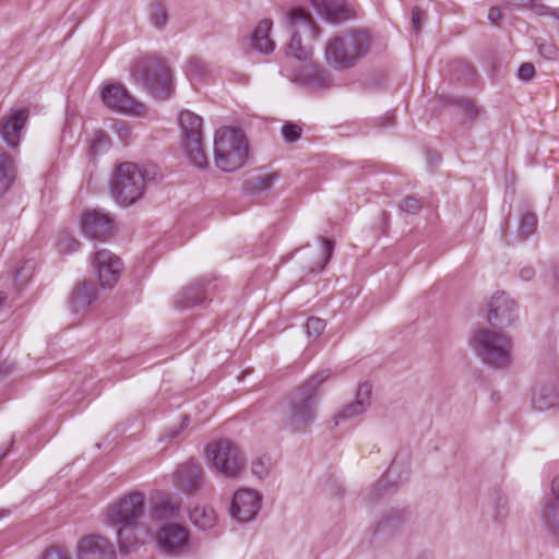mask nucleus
Instances as JSON below:
<instances>
[{"instance_id": "obj_1", "label": "nucleus", "mask_w": 559, "mask_h": 559, "mask_svg": "<svg viewBox=\"0 0 559 559\" xmlns=\"http://www.w3.org/2000/svg\"><path fill=\"white\" fill-rule=\"evenodd\" d=\"M143 514L144 495L139 491L118 498L104 511V522L116 531L121 552L129 554L153 539V530L141 522Z\"/></svg>"}, {"instance_id": "obj_50", "label": "nucleus", "mask_w": 559, "mask_h": 559, "mask_svg": "<svg viewBox=\"0 0 559 559\" xmlns=\"http://www.w3.org/2000/svg\"><path fill=\"white\" fill-rule=\"evenodd\" d=\"M520 276L524 281H531L535 276V270L533 267H523L520 271Z\"/></svg>"}, {"instance_id": "obj_7", "label": "nucleus", "mask_w": 559, "mask_h": 559, "mask_svg": "<svg viewBox=\"0 0 559 559\" xmlns=\"http://www.w3.org/2000/svg\"><path fill=\"white\" fill-rule=\"evenodd\" d=\"M472 345L477 357L491 367L503 368L510 364L511 341L502 332L479 329L472 337Z\"/></svg>"}, {"instance_id": "obj_43", "label": "nucleus", "mask_w": 559, "mask_h": 559, "mask_svg": "<svg viewBox=\"0 0 559 559\" xmlns=\"http://www.w3.org/2000/svg\"><path fill=\"white\" fill-rule=\"evenodd\" d=\"M538 52L545 59L554 60L557 57V47L552 43H540Z\"/></svg>"}, {"instance_id": "obj_54", "label": "nucleus", "mask_w": 559, "mask_h": 559, "mask_svg": "<svg viewBox=\"0 0 559 559\" xmlns=\"http://www.w3.org/2000/svg\"><path fill=\"white\" fill-rule=\"evenodd\" d=\"M8 296L5 293L0 292V309L4 306Z\"/></svg>"}, {"instance_id": "obj_36", "label": "nucleus", "mask_w": 559, "mask_h": 559, "mask_svg": "<svg viewBox=\"0 0 559 559\" xmlns=\"http://www.w3.org/2000/svg\"><path fill=\"white\" fill-rule=\"evenodd\" d=\"M111 146V140L104 130H97L90 144V154L98 155L107 152Z\"/></svg>"}, {"instance_id": "obj_44", "label": "nucleus", "mask_w": 559, "mask_h": 559, "mask_svg": "<svg viewBox=\"0 0 559 559\" xmlns=\"http://www.w3.org/2000/svg\"><path fill=\"white\" fill-rule=\"evenodd\" d=\"M535 74V67L533 63L524 62L518 69V78L522 81H530Z\"/></svg>"}, {"instance_id": "obj_58", "label": "nucleus", "mask_w": 559, "mask_h": 559, "mask_svg": "<svg viewBox=\"0 0 559 559\" xmlns=\"http://www.w3.org/2000/svg\"><path fill=\"white\" fill-rule=\"evenodd\" d=\"M189 418L186 416L183 419L182 427H186L188 425Z\"/></svg>"}, {"instance_id": "obj_21", "label": "nucleus", "mask_w": 559, "mask_h": 559, "mask_svg": "<svg viewBox=\"0 0 559 559\" xmlns=\"http://www.w3.org/2000/svg\"><path fill=\"white\" fill-rule=\"evenodd\" d=\"M372 386L369 382H364L358 385L355 401L345 405L335 416V425L341 421L353 419L367 411L371 404Z\"/></svg>"}, {"instance_id": "obj_11", "label": "nucleus", "mask_w": 559, "mask_h": 559, "mask_svg": "<svg viewBox=\"0 0 559 559\" xmlns=\"http://www.w3.org/2000/svg\"><path fill=\"white\" fill-rule=\"evenodd\" d=\"M100 96L103 103L112 110L138 117H143L146 114L145 105L138 102L121 84L105 85Z\"/></svg>"}, {"instance_id": "obj_39", "label": "nucleus", "mask_w": 559, "mask_h": 559, "mask_svg": "<svg viewBox=\"0 0 559 559\" xmlns=\"http://www.w3.org/2000/svg\"><path fill=\"white\" fill-rule=\"evenodd\" d=\"M271 467V459L267 456H261L255 459L251 464L252 474L258 478L262 479L269 475Z\"/></svg>"}, {"instance_id": "obj_10", "label": "nucleus", "mask_w": 559, "mask_h": 559, "mask_svg": "<svg viewBox=\"0 0 559 559\" xmlns=\"http://www.w3.org/2000/svg\"><path fill=\"white\" fill-rule=\"evenodd\" d=\"M183 147L191 164L203 169L207 159L202 143V118L190 110H182L178 117Z\"/></svg>"}, {"instance_id": "obj_19", "label": "nucleus", "mask_w": 559, "mask_h": 559, "mask_svg": "<svg viewBox=\"0 0 559 559\" xmlns=\"http://www.w3.org/2000/svg\"><path fill=\"white\" fill-rule=\"evenodd\" d=\"M159 549L167 555H176L188 548L189 532L179 524H168L155 534Z\"/></svg>"}, {"instance_id": "obj_55", "label": "nucleus", "mask_w": 559, "mask_h": 559, "mask_svg": "<svg viewBox=\"0 0 559 559\" xmlns=\"http://www.w3.org/2000/svg\"><path fill=\"white\" fill-rule=\"evenodd\" d=\"M390 519H386L380 523V528L383 530L385 526H389Z\"/></svg>"}, {"instance_id": "obj_4", "label": "nucleus", "mask_w": 559, "mask_h": 559, "mask_svg": "<svg viewBox=\"0 0 559 559\" xmlns=\"http://www.w3.org/2000/svg\"><path fill=\"white\" fill-rule=\"evenodd\" d=\"M156 176L154 165L140 167L132 162L121 163L110 180L111 194L120 205L134 204L143 197L147 182L155 180Z\"/></svg>"}, {"instance_id": "obj_35", "label": "nucleus", "mask_w": 559, "mask_h": 559, "mask_svg": "<svg viewBox=\"0 0 559 559\" xmlns=\"http://www.w3.org/2000/svg\"><path fill=\"white\" fill-rule=\"evenodd\" d=\"M512 4L519 8H531L536 15H549L559 22V8L552 9L543 3H537V0H510Z\"/></svg>"}, {"instance_id": "obj_3", "label": "nucleus", "mask_w": 559, "mask_h": 559, "mask_svg": "<svg viewBox=\"0 0 559 559\" xmlns=\"http://www.w3.org/2000/svg\"><path fill=\"white\" fill-rule=\"evenodd\" d=\"M130 75L157 100H167L175 93L171 70L160 56L152 53L135 59L130 67Z\"/></svg>"}, {"instance_id": "obj_6", "label": "nucleus", "mask_w": 559, "mask_h": 559, "mask_svg": "<svg viewBox=\"0 0 559 559\" xmlns=\"http://www.w3.org/2000/svg\"><path fill=\"white\" fill-rule=\"evenodd\" d=\"M216 166L223 171H235L242 167L249 155V144L242 130L225 127L214 138Z\"/></svg>"}, {"instance_id": "obj_52", "label": "nucleus", "mask_w": 559, "mask_h": 559, "mask_svg": "<svg viewBox=\"0 0 559 559\" xmlns=\"http://www.w3.org/2000/svg\"><path fill=\"white\" fill-rule=\"evenodd\" d=\"M507 515V509L504 507V504L501 503V500L498 502L497 504V513H496V519H503L506 518Z\"/></svg>"}, {"instance_id": "obj_51", "label": "nucleus", "mask_w": 559, "mask_h": 559, "mask_svg": "<svg viewBox=\"0 0 559 559\" xmlns=\"http://www.w3.org/2000/svg\"><path fill=\"white\" fill-rule=\"evenodd\" d=\"M551 492L555 497V500L559 501V475L556 476L551 481Z\"/></svg>"}, {"instance_id": "obj_24", "label": "nucleus", "mask_w": 559, "mask_h": 559, "mask_svg": "<svg viewBox=\"0 0 559 559\" xmlns=\"http://www.w3.org/2000/svg\"><path fill=\"white\" fill-rule=\"evenodd\" d=\"M97 289L92 283L79 284L71 293L69 304L73 313H80L87 310L90 305L96 299Z\"/></svg>"}, {"instance_id": "obj_46", "label": "nucleus", "mask_w": 559, "mask_h": 559, "mask_svg": "<svg viewBox=\"0 0 559 559\" xmlns=\"http://www.w3.org/2000/svg\"><path fill=\"white\" fill-rule=\"evenodd\" d=\"M320 239L322 241V249L324 252V262H323V266H324L329 263V261L331 260V258L333 255L335 242H334V240L326 239L323 237H321Z\"/></svg>"}, {"instance_id": "obj_49", "label": "nucleus", "mask_w": 559, "mask_h": 559, "mask_svg": "<svg viewBox=\"0 0 559 559\" xmlns=\"http://www.w3.org/2000/svg\"><path fill=\"white\" fill-rule=\"evenodd\" d=\"M501 19V12L498 8L496 7H491L488 11V20L497 25L498 24V21Z\"/></svg>"}, {"instance_id": "obj_14", "label": "nucleus", "mask_w": 559, "mask_h": 559, "mask_svg": "<svg viewBox=\"0 0 559 559\" xmlns=\"http://www.w3.org/2000/svg\"><path fill=\"white\" fill-rule=\"evenodd\" d=\"M262 496L252 489H240L235 492L230 502V516L239 523L252 521L261 509Z\"/></svg>"}, {"instance_id": "obj_41", "label": "nucleus", "mask_w": 559, "mask_h": 559, "mask_svg": "<svg viewBox=\"0 0 559 559\" xmlns=\"http://www.w3.org/2000/svg\"><path fill=\"white\" fill-rule=\"evenodd\" d=\"M80 245L81 243L79 240L69 235L61 236L58 240V249L63 253H71L76 251L80 248Z\"/></svg>"}, {"instance_id": "obj_9", "label": "nucleus", "mask_w": 559, "mask_h": 559, "mask_svg": "<svg viewBox=\"0 0 559 559\" xmlns=\"http://www.w3.org/2000/svg\"><path fill=\"white\" fill-rule=\"evenodd\" d=\"M206 457L211 467L227 478H237L243 469L245 459L237 445L221 439L206 447Z\"/></svg>"}, {"instance_id": "obj_30", "label": "nucleus", "mask_w": 559, "mask_h": 559, "mask_svg": "<svg viewBox=\"0 0 559 559\" xmlns=\"http://www.w3.org/2000/svg\"><path fill=\"white\" fill-rule=\"evenodd\" d=\"M302 81L316 88H328L332 85L331 74L318 67H305L301 71Z\"/></svg>"}, {"instance_id": "obj_2", "label": "nucleus", "mask_w": 559, "mask_h": 559, "mask_svg": "<svg viewBox=\"0 0 559 559\" xmlns=\"http://www.w3.org/2000/svg\"><path fill=\"white\" fill-rule=\"evenodd\" d=\"M329 377V369L319 370L288 395L285 425L293 431H305L314 420L319 389Z\"/></svg>"}, {"instance_id": "obj_28", "label": "nucleus", "mask_w": 559, "mask_h": 559, "mask_svg": "<svg viewBox=\"0 0 559 559\" xmlns=\"http://www.w3.org/2000/svg\"><path fill=\"white\" fill-rule=\"evenodd\" d=\"M16 177L14 158L0 150V195L4 194L13 185Z\"/></svg>"}, {"instance_id": "obj_23", "label": "nucleus", "mask_w": 559, "mask_h": 559, "mask_svg": "<svg viewBox=\"0 0 559 559\" xmlns=\"http://www.w3.org/2000/svg\"><path fill=\"white\" fill-rule=\"evenodd\" d=\"M203 483L201 465L189 462L182 464L176 472V484L187 493L197 492Z\"/></svg>"}, {"instance_id": "obj_57", "label": "nucleus", "mask_w": 559, "mask_h": 559, "mask_svg": "<svg viewBox=\"0 0 559 559\" xmlns=\"http://www.w3.org/2000/svg\"><path fill=\"white\" fill-rule=\"evenodd\" d=\"M552 275H554V277H555V280H556V281H559V270L554 269V270H552Z\"/></svg>"}, {"instance_id": "obj_59", "label": "nucleus", "mask_w": 559, "mask_h": 559, "mask_svg": "<svg viewBox=\"0 0 559 559\" xmlns=\"http://www.w3.org/2000/svg\"><path fill=\"white\" fill-rule=\"evenodd\" d=\"M179 432H173L169 438H176L178 436Z\"/></svg>"}, {"instance_id": "obj_56", "label": "nucleus", "mask_w": 559, "mask_h": 559, "mask_svg": "<svg viewBox=\"0 0 559 559\" xmlns=\"http://www.w3.org/2000/svg\"><path fill=\"white\" fill-rule=\"evenodd\" d=\"M9 513H10V511H9V510L1 509V510H0V519H2V518H4V516H7Z\"/></svg>"}, {"instance_id": "obj_34", "label": "nucleus", "mask_w": 559, "mask_h": 559, "mask_svg": "<svg viewBox=\"0 0 559 559\" xmlns=\"http://www.w3.org/2000/svg\"><path fill=\"white\" fill-rule=\"evenodd\" d=\"M445 103L462 109L468 120L474 121L479 115V108L471 99L462 96H447Z\"/></svg>"}, {"instance_id": "obj_16", "label": "nucleus", "mask_w": 559, "mask_h": 559, "mask_svg": "<svg viewBox=\"0 0 559 559\" xmlns=\"http://www.w3.org/2000/svg\"><path fill=\"white\" fill-rule=\"evenodd\" d=\"M29 110L26 108H12L0 118V136L11 148H15L21 141L22 131L28 120Z\"/></svg>"}, {"instance_id": "obj_13", "label": "nucleus", "mask_w": 559, "mask_h": 559, "mask_svg": "<svg viewBox=\"0 0 559 559\" xmlns=\"http://www.w3.org/2000/svg\"><path fill=\"white\" fill-rule=\"evenodd\" d=\"M115 221L100 210L87 211L82 215L81 229L90 239L106 241L114 236Z\"/></svg>"}, {"instance_id": "obj_60", "label": "nucleus", "mask_w": 559, "mask_h": 559, "mask_svg": "<svg viewBox=\"0 0 559 559\" xmlns=\"http://www.w3.org/2000/svg\"><path fill=\"white\" fill-rule=\"evenodd\" d=\"M21 275V270L17 271L15 277L17 278Z\"/></svg>"}, {"instance_id": "obj_29", "label": "nucleus", "mask_w": 559, "mask_h": 559, "mask_svg": "<svg viewBox=\"0 0 559 559\" xmlns=\"http://www.w3.org/2000/svg\"><path fill=\"white\" fill-rule=\"evenodd\" d=\"M542 519L550 535L559 543V501L547 499L542 510Z\"/></svg>"}, {"instance_id": "obj_20", "label": "nucleus", "mask_w": 559, "mask_h": 559, "mask_svg": "<svg viewBox=\"0 0 559 559\" xmlns=\"http://www.w3.org/2000/svg\"><path fill=\"white\" fill-rule=\"evenodd\" d=\"M211 281L198 280L175 296V306L177 309L185 310L202 305L211 294Z\"/></svg>"}, {"instance_id": "obj_27", "label": "nucleus", "mask_w": 559, "mask_h": 559, "mask_svg": "<svg viewBox=\"0 0 559 559\" xmlns=\"http://www.w3.org/2000/svg\"><path fill=\"white\" fill-rule=\"evenodd\" d=\"M532 403L539 412L547 411L559 403V383L544 384L534 391Z\"/></svg>"}, {"instance_id": "obj_26", "label": "nucleus", "mask_w": 559, "mask_h": 559, "mask_svg": "<svg viewBox=\"0 0 559 559\" xmlns=\"http://www.w3.org/2000/svg\"><path fill=\"white\" fill-rule=\"evenodd\" d=\"M272 25V20L263 19L250 36L251 47L259 52L270 53L275 48V43L270 38Z\"/></svg>"}, {"instance_id": "obj_38", "label": "nucleus", "mask_w": 559, "mask_h": 559, "mask_svg": "<svg viewBox=\"0 0 559 559\" xmlns=\"http://www.w3.org/2000/svg\"><path fill=\"white\" fill-rule=\"evenodd\" d=\"M302 129L295 122H285L282 127V136L287 143H295L301 136Z\"/></svg>"}, {"instance_id": "obj_33", "label": "nucleus", "mask_w": 559, "mask_h": 559, "mask_svg": "<svg viewBox=\"0 0 559 559\" xmlns=\"http://www.w3.org/2000/svg\"><path fill=\"white\" fill-rule=\"evenodd\" d=\"M210 73L207 63L198 56H191L186 67V74L190 81H202Z\"/></svg>"}, {"instance_id": "obj_37", "label": "nucleus", "mask_w": 559, "mask_h": 559, "mask_svg": "<svg viewBox=\"0 0 559 559\" xmlns=\"http://www.w3.org/2000/svg\"><path fill=\"white\" fill-rule=\"evenodd\" d=\"M537 216L532 212H525L520 219V236L524 240L535 233L537 227Z\"/></svg>"}, {"instance_id": "obj_15", "label": "nucleus", "mask_w": 559, "mask_h": 559, "mask_svg": "<svg viewBox=\"0 0 559 559\" xmlns=\"http://www.w3.org/2000/svg\"><path fill=\"white\" fill-rule=\"evenodd\" d=\"M515 301L506 293H496L489 304L488 322L493 328H507L518 319Z\"/></svg>"}, {"instance_id": "obj_8", "label": "nucleus", "mask_w": 559, "mask_h": 559, "mask_svg": "<svg viewBox=\"0 0 559 559\" xmlns=\"http://www.w3.org/2000/svg\"><path fill=\"white\" fill-rule=\"evenodd\" d=\"M286 23L292 34L290 41L286 48V55L298 60L310 59L312 55L311 47L309 44H301L300 34L304 33L309 41L318 38L320 28L312 15L301 8H294L286 15Z\"/></svg>"}, {"instance_id": "obj_47", "label": "nucleus", "mask_w": 559, "mask_h": 559, "mask_svg": "<svg viewBox=\"0 0 559 559\" xmlns=\"http://www.w3.org/2000/svg\"><path fill=\"white\" fill-rule=\"evenodd\" d=\"M426 13L418 7L412 9V27L413 31L418 33L420 31V21L425 17Z\"/></svg>"}, {"instance_id": "obj_45", "label": "nucleus", "mask_w": 559, "mask_h": 559, "mask_svg": "<svg viewBox=\"0 0 559 559\" xmlns=\"http://www.w3.org/2000/svg\"><path fill=\"white\" fill-rule=\"evenodd\" d=\"M43 559H71V556L62 548L52 547L46 550Z\"/></svg>"}, {"instance_id": "obj_5", "label": "nucleus", "mask_w": 559, "mask_h": 559, "mask_svg": "<svg viewBox=\"0 0 559 559\" xmlns=\"http://www.w3.org/2000/svg\"><path fill=\"white\" fill-rule=\"evenodd\" d=\"M371 47L368 32L357 31L331 38L325 46V60L336 70H345L356 66Z\"/></svg>"}, {"instance_id": "obj_42", "label": "nucleus", "mask_w": 559, "mask_h": 559, "mask_svg": "<svg viewBox=\"0 0 559 559\" xmlns=\"http://www.w3.org/2000/svg\"><path fill=\"white\" fill-rule=\"evenodd\" d=\"M325 325L326 324H325L324 320H322L320 318L311 317L306 322V331H307L308 335L318 336L324 331Z\"/></svg>"}, {"instance_id": "obj_22", "label": "nucleus", "mask_w": 559, "mask_h": 559, "mask_svg": "<svg viewBox=\"0 0 559 559\" xmlns=\"http://www.w3.org/2000/svg\"><path fill=\"white\" fill-rule=\"evenodd\" d=\"M317 11L334 24L343 23L354 16L353 10L348 8L345 0H310Z\"/></svg>"}, {"instance_id": "obj_18", "label": "nucleus", "mask_w": 559, "mask_h": 559, "mask_svg": "<svg viewBox=\"0 0 559 559\" xmlns=\"http://www.w3.org/2000/svg\"><path fill=\"white\" fill-rule=\"evenodd\" d=\"M78 559H116L114 545L104 536L91 534L80 538L76 545Z\"/></svg>"}, {"instance_id": "obj_17", "label": "nucleus", "mask_w": 559, "mask_h": 559, "mask_svg": "<svg viewBox=\"0 0 559 559\" xmlns=\"http://www.w3.org/2000/svg\"><path fill=\"white\" fill-rule=\"evenodd\" d=\"M93 265L96 269L100 286L112 288L118 282L122 269L120 258L109 250L102 249L95 253Z\"/></svg>"}, {"instance_id": "obj_48", "label": "nucleus", "mask_w": 559, "mask_h": 559, "mask_svg": "<svg viewBox=\"0 0 559 559\" xmlns=\"http://www.w3.org/2000/svg\"><path fill=\"white\" fill-rule=\"evenodd\" d=\"M395 465H396V461L394 460L393 463L391 464V466L388 468L386 473H385V476L384 478H381L376 487H383V483H388L390 478H392L395 474Z\"/></svg>"}, {"instance_id": "obj_40", "label": "nucleus", "mask_w": 559, "mask_h": 559, "mask_svg": "<svg viewBox=\"0 0 559 559\" xmlns=\"http://www.w3.org/2000/svg\"><path fill=\"white\" fill-rule=\"evenodd\" d=\"M423 207V202L415 197H406L400 204L402 212L411 215L417 214Z\"/></svg>"}, {"instance_id": "obj_53", "label": "nucleus", "mask_w": 559, "mask_h": 559, "mask_svg": "<svg viewBox=\"0 0 559 559\" xmlns=\"http://www.w3.org/2000/svg\"><path fill=\"white\" fill-rule=\"evenodd\" d=\"M12 369H13L12 364H5V362L1 364L0 365V376L11 372Z\"/></svg>"}, {"instance_id": "obj_31", "label": "nucleus", "mask_w": 559, "mask_h": 559, "mask_svg": "<svg viewBox=\"0 0 559 559\" xmlns=\"http://www.w3.org/2000/svg\"><path fill=\"white\" fill-rule=\"evenodd\" d=\"M190 520L199 528L209 530L216 523V513L211 507H197L190 512Z\"/></svg>"}, {"instance_id": "obj_32", "label": "nucleus", "mask_w": 559, "mask_h": 559, "mask_svg": "<svg viewBox=\"0 0 559 559\" xmlns=\"http://www.w3.org/2000/svg\"><path fill=\"white\" fill-rule=\"evenodd\" d=\"M150 23L157 29H164L168 23V9L165 3L157 0L148 5Z\"/></svg>"}, {"instance_id": "obj_25", "label": "nucleus", "mask_w": 559, "mask_h": 559, "mask_svg": "<svg viewBox=\"0 0 559 559\" xmlns=\"http://www.w3.org/2000/svg\"><path fill=\"white\" fill-rule=\"evenodd\" d=\"M278 178L277 173H259L245 180L242 190L248 195H261L269 191Z\"/></svg>"}, {"instance_id": "obj_12", "label": "nucleus", "mask_w": 559, "mask_h": 559, "mask_svg": "<svg viewBox=\"0 0 559 559\" xmlns=\"http://www.w3.org/2000/svg\"><path fill=\"white\" fill-rule=\"evenodd\" d=\"M180 507V501L171 498L169 495L158 492L151 498L150 519L152 524L145 525V527L153 530V537L160 527L168 525V522L178 518Z\"/></svg>"}]
</instances>
